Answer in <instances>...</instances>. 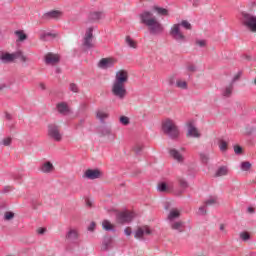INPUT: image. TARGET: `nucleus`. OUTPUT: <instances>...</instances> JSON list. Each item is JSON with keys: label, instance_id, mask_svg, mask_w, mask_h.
Wrapping results in <instances>:
<instances>
[{"label": "nucleus", "instance_id": "nucleus-1", "mask_svg": "<svg viewBox=\"0 0 256 256\" xmlns=\"http://www.w3.org/2000/svg\"><path fill=\"white\" fill-rule=\"evenodd\" d=\"M129 81V73L126 70H119L116 72L114 82L112 84V95L120 101L127 97V88L125 83Z\"/></svg>", "mask_w": 256, "mask_h": 256}, {"label": "nucleus", "instance_id": "nucleus-2", "mask_svg": "<svg viewBox=\"0 0 256 256\" xmlns=\"http://www.w3.org/2000/svg\"><path fill=\"white\" fill-rule=\"evenodd\" d=\"M162 131L165 135H168L170 139L179 138V127L169 118L162 122Z\"/></svg>", "mask_w": 256, "mask_h": 256}, {"label": "nucleus", "instance_id": "nucleus-3", "mask_svg": "<svg viewBox=\"0 0 256 256\" xmlns=\"http://www.w3.org/2000/svg\"><path fill=\"white\" fill-rule=\"evenodd\" d=\"M66 239V249L71 251L74 247L79 245V232L75 229H70L65 236Z\"/></svg>", "mask_w": 256, "mask_h": 256}, {"label": "nucleus", "instance_id": "nucleus-4", "mask_svg": "<svg viewBox=\"0 0 256 256\" xmlns=\"http://www.w3.org/2000/svg\"><path fill=\"white\" fill-rule=\"evenodd\" d=\"M170 37H172V39L178 43H185V41H187V37H185L183 32H181V24H174L171 27Z\"/></svg>", "mask_w": 256, "mask_h": 256}, {"label": "nucleus", "instance_id": "nucleus-5", "mask_svg": "<svg viewBox=\"0 0 256 256\" xmlns=\"http://www.w3.org/2000/svg\"><path fill=\"white\" fill-rule=\"evenodd\" d=\"M82 46L85 51H89V49L95 47V44L93 43V27L87 28L82 40Z\"/></svg>", "mask_w": 256, "mask_h": 256}, {"label": "nucleus", "instance_id": "nucleus-6", "mask_svg": "<svg viewBox=\"0 0 256 256\" xmlns=\"http://www.w3.org/2000/svg\"><path fill=\"white\" fill-rule=\"evenodd\" d=\"M48 137H50V139H53V141H56L58 143L63 140V134H61V130H59V125H48Z\"/></svg>", "mask_w": 256, "mask_h": 256}, {"label": "nucleus", "instance_id": "nucleus-7", "mask_svg": "<svg viewBox=\"0 0 256 256\" xmlns=\"http://www.w3.org/2000/svg\"><path fill=\"white\" fill-rule=\"evenodd\" d=\"M242 17H243V23L245 27L250 29L252 33H256V17L254 15H251L245 12L242 13Z\"/></svg>", "mask_w": 256, "mask_h": 256}, {"label": "nucleus", "instance_id": "nucleus-8", "mask_svg": "<svg viewBox=\"0 0 256 256\" xmlns=\"http://www.w3.org/2000/svg\"><path fill=\"white\" fill-rule=\"evenodd\" d=\"M134 217H135V214L133 212H129V211L119 212L116 215V221L117 223H120V225H125L126 223H131Z\"/></svg>", "mask_w": 256, "mask_h": 256}, {"label": "nucleus", "instance_id": "nucleus-9", "mask_svg": "<svg viewBox=\"0 0 256 256\" xmlns=\"http://www.w3.org/2000/svg\"><path fill=\"white\" fill-rule=\"evenodd\" d=\"M146 27H149V31L152 35L163 33V25L159 21H157V18L150 20Z\"/></svg>", "mask_w": 256, "mask_h": 256}, {"label": "nucleus", "instance_id": "nucleus-10", "mask_svg": "<svg viewBox=\"0 0 256 256\" xmlns=\"http://www.w3.org/2000/svg\"><path fill=\"white\" fill-rule=\"evenodd\" d=\"M15 59H19V53H9V52H1L0 54V61L1 63H13Z\"/></svg>", "mask_w": 256, "mask_h": 256}, {"label": "nucleus", "instance_id": "nucleus-11", "mask_svg": "<svg viewBox=\"0 0 256 256\" xmlns=\"http://www.w3.org/2000/svg\"><path fill=\"white\" fill-rule=\"evenodd\" d=\"M115 63H117V60L114 58L108 57V58H102L98 62V68L99 69H111L112 67H115Z\"/></svg>", "mask_w": 256, "mask_h": 256}, {"label": "nucleus", "instance_id": "nucleus-12", "mask_svg": "<svg viewBox=\"0 0 256 256\" xmlns=\"http://www.w3.org/2000/svg\"><path fill=\"white\" fill-rule=\"evenodd\" d=\"M139 17H140L141 23H143V25H146V26L149 25V21H153V19H156L155 17H153V13L149 11L142 12L139 15Z\"/></svg>", "mask_w": 256, "mask_h": 256}, {"label": "nucleus", "instance_id": "nucleus-13", "mask_svg": "<svg viewBox=\"0 0 256 256\" xmlns=\"http://www.w3.org/2000/svg\"><path fill=\"white\" fill-rule=\"evenodd\" d=\"M86 179H99L101 177V171L99 169H88L84 176Z\"/></svg>", "mask_w": 256, "mask_h": 256}, {"label": "nucleus", "instance_id": "nucleus-14", "mask_svg": "<svg viewBox=\"0 0 256 256\" xmlns=\"http://www.w3.org/2000/svg\"><path fill=\"white\" fill-rule=\"evenodd\" d=\"M61 15H63V13L61 11L52 10V11L45 13L42 16V19H44L45 21H49L50 19H59L61 17Z\"/></svg>", "mask_w": 256, "mask_h": 256}, {"label": "nucleus", "instance_id": "nucleus-15", "mask_svg": "<svg viewBox=\"0 0 256 256\" xmlns=\"http://www.w3.org/2000/svg\"><path fill=\"white\" fill-rule=\"evenodd\" d=\"M60 58L59 55L48 53L45 55V63L46 65H57L59 63Z\"/></svg>", "mask_w": 256, "mask_h": 256}, {"label": "nucleus", "instance_id": "nucleus-16", "mask_svg": "<svg viewBox=\"0 0 256 256\" xmlns=\"http://www.w3.org/2000/svg\"><path fill=\"white\" fill-rule=\"evenodd\" d=\"M169 154L175 161H177V163H183L185 161L183 154L175 148L170 149Z\"/></svg>", "mask_w": 256, "mask_h": 256}, {"label": "nucleus", "instance_id": "nucleus-17", "mask_svg": "<svg viewBox=\"0 0 256 256\" xmlns=\"http://www.w3.org/2000/svg\"><path fill=\"white\" fill-rule=\"evenodd\" d=\"M103 18H105L103 12H91L88 16V21L89 23H97V21H101Z\"/></svg>", "mask_w": 256, "mask_h": 256}, {"label": "nucleus", "instance_id": "nucleus-18", "mask_svg": "<svg viewBox=\"0 0 256 256\" xmlns=\"http://www.w3.org/2000/svg\"><path fill=\"white\" fill-rule=\"evenodd\" d=\"M113 245V237L111 236H105L103 241H102V251H109Z\"/></svg>", "mask_w": 256, "mask_h": 256}, {"label": "nucleus", "instance_id": "nucleus-19", "mask_svg": "<svg viewBox=\"0 0 256 256\" xmlns=\"http://www.w3.org/2000/svg\"><path fill=\"white\" fill-rule=\"evenodd\" d=\"M187 137L199 138V137H201V134L199 133V131L193 124H189Z\"/></svg>", "mask_w": 256, "mask_h": 256}, {"label": "nucleus", "instance_id": "nucleus-20", "mask_svg": "<svg viewBox=\"0 0 256 256\" xmlns=\"http://www.w3.org/2000/svg\"><path fill=\"white\" fill-rule=\"evenodd\" d=\"M55 169V166H53V163L51 162H45L44 164H42V166L40 167V171L42 173H51L53 170Z\"/></svg>", "mask_w": 256, "mask_h": 256}, {"label": "nucleus", "instance_id": "nucleus-21", "mask_svg": "<svg viewBox=\"0 0 256 256\" xmlns=\"http://www.w3.org/2000/svg\"><path fill=\"white\" fill-rule=\"evenodd\" d=\"M58 113L61 115H67L69 113V106L65 102H61L57 104Z\"/></svg>", "mask_w": 256, "mask_h": 256}, {"label": "nucleus", "instance_id": "nucleus-22", "mask_svg": "<svg viewBox=\"0 0 256 256\" xmlns=\"http://www.w3.org/2000/svg\"><path fill=\"white\" fill-rule=\"evenodd\" d=\"M231 95H233V83H230L222 89V97L229 98Z\"/></svg>", "mask_w": 256, "mask_h": 256}, {"label": "nucleus", "instance_id": "nucleus-23", "mask_svg": "<svg viewBox=\"0 0 256 256\" xmlns=\"http://www.w3.org/2000/svg\"><path fill=\"white\" fill-rule=\"evenodd\" d=\"M225 175H229V168L227 166H220L215 173V177H225Z\"/></svg>", "mask_w": 256, "mask_h": 256}, {"label": "nucleus", "instance_id": "nucleus-24", "mask_svg": "<svg viewBox=\"0 0 256 256\" xmlns=\"http://www.w3.org/2000/svg\"><path fill=\"white\" fill-rule=\"evenodd\" d=\"M183 227L184 225H183V222L181 221L171 223V229H173V231H178V233H183V231H185Z\"/></svg>", "mask_w": 256, "mask_h": 256}, {"label": "nucleus", "instance_id": "nucleus-25", "mask_svg": "<svg viewBox=\"0 0 256 256\" xmlns=\"http://www.w3.org/2000/svg\"><path fill=\"white\" fill-rule=\"evenodd\" d=\"M102 229H104V231H112L115 233V226H113L109 220H104L102 222Z\"/></svg>", "mask_w": 256, "mask_h": 256}, {"label": "nucleus", "instance_id": "nucleus-26", "mask_svg": "<svg viewBox=\"0 0 256 256\" xmlns=\"http://www.w3.org/2000/svg\"><path fill=\"white\" fill-rule=\"evenodd\" d=\"M49 37H51L52 39H55V37H57V35L53 34L51 32H42L40 34V41H49Z\"/></svg>", "mask_w": 256, "mask_h": 256}, {"label": "nucleus", "instance_id": "nucleus-27", "mask_svg": "<svg viewBox=\"0 0 256 256\" xmlns=\"http://www.w3.org/2000/svg\"><path fill=\"white\" fill-rule=\"evenodd\" d=\"M181 217V213L178 210H171L168 214V221H175V219H179Z\"/></svg>", "mask_w": 256, "mask_h": 256}, {"label": "nucleus", "instance_id": "nucleus-28", "mask_svg": "<svg viewBox=\"0 0 256 256\" xmlns=\"http://www.w3.org/2000/svg\"><path fill=\"white\" fill-rule=\"evenodd\" d=\"M126 45L130 47V49H137V42L131 38V36H126L125 38Z\"/></svg>", "mask_w": 256, "mask_h": 256}, {"label": "nucleus", "instance_id": "nucleus-29", "mask_svg": "<svg viewBox=\"0 0 256 256\" xmlns=\"http://www.w3.org/2000/svg\"><path fill=\"white\" fill-rule=\"evenodd\" d=\"M96 117H97V119H99V121L101 123H105V119H107L109 117V114L107 112H103V111L99 110L96 113Z\"/></svg>", "mask_w": 256, "mask_h": 256}, {"label": "nucleus", "instance_id": "nucleus-30", "mask_svg": "<svg viewBox=\"0 0 256 256\" xmlns=\"http://www.w3.org/2000/svg\"><path fill=\"white\" fill-rule=\"evenodd\" d=\"M171 188L169 186H167V184L165 182H161L158 184L157 186V190L160 192V193H167L169 192Z\"/></svg>", "mask_w": 256, "mask_h": 256}, {"label": "nucleus", "instance_id": "nucleus-31", "mask_svg": "<svg viewBox=\"0 0 256 256\" xmlns=\"http://www.w3.org/2000/svg\"><path fill=\"white\" fill-rule=\"evenodd\" d=\"M15 35L18 37V41L23 42L27 39V34L23 30H16Z\"/></svg>", "mask_w": 256, "mask_h": 256}, {"label": "nucleus", "instance_id": "nucleus-32", "mask_svg": "<svg viewBox=\"0 0 256 256\" xmlns=\"http://www.w3.org/2000/svg\"><path fill=\"white\" fill-rule=\"evenodd\" d=\"M154 11H157L158 15H163L164 17H167V15H169V10L161 8L159 6H155Z\"/></svg>", "mask_w": 256, "mask_h": 256}, {"label": "nucleus", "instance_id": "nucleus-33", "mask_svg": "<svg viewBox=\"0 0 256 256\" xmlns=\"http://www.w3.org/2000/svg\"><path fill=\"white\" fill-rule=\"evenodd\" d=\"M199 157L204 165H207V163H209V153L200 152Z\"/></svg>", "mask_w": 256, "mask_h": 256}, {"label": "nucleus", "instance_id": "nucleus-34", "mask_svg": "<svg viewBox=\"0 0 256 256\" xmlns=\"http://www.w3.org/2000/svg\"><path fill=\"white\" fill-rule=\"evenodd\" d=\"M100 133H101V135H103V137H105L107 135H111V128H109L107 126H102V127H100Z\"/></svg>", "mask_w": 256, "mask_h": 256}, {"label": "nucleus", "instance_id": "nucleus-35", "mask_svg": "<svg viewBox=\"0 0 256 256\" xmlns=\"http://www.w3.org/2000/svg\"><path fill=\"white\" fill-rule=\"evenodd\" d=\"M15 218V213H13L12 211H6L4 213V221H11V219Z\"/></svg>", "mask_w": 256, "mask_h": 256}, {"label": "nucleus", "instance_id": "nucleus-36", "mask_svg": "<svg viewBox=\"0 0 256 256\" xmlns=\"http://www.w3.org/2000/svg\"><path fill=\"white\" fill-rule=\"evenodd\" d=\"M145 235V229L138 228V230L135 233V239H143V236Z\"/></svg>", "mask_w": 256, "mask_h": 256}, {"label": "nucleus", "instance_id": "nucleus-37", "mask_svg": "<svg viewBox=\"0 0 256 256\" xmlns=\"http://www.w3.org/2000/svg\"><path fill=\"white\" fill-rule=\"evenodd\" d=\"M13 139L11 137L4 138L1 142L0 145H3L4 147H9L12 143Z\"/></svg>", "mask_w": 256, "mask_h": 256}, {"label": "nucleus", "instance_id": "nucleus-38", "mask_svg": "<svg viewBox=\"0 0 256 256\" xmlns=\"http://www.w3.org/2000/svg\"><path fill=\"white\" fill-rule=\"evenodd\" d=\"M217 203V197H210L208 200L205 201V206H211V205H215Z\"/></svg>", "mask_w": 256, "mask_h": 256}, {"label": "nucleus", "instance_id": "nucleus-39", "mask_svg": "<svg viewBox=\"0 0 256 256\" xmlns=\"http://www.w3.org/2000/svg\"><path fill=\"white\" fill-rule=\"evenodd\" d=\"M240 167H241L242 171H249V169H251V164H250V162L245 161V162L241 163Z\"/></svg>", "mask_w": 256, "mask_h": 256}, {"label": "nucleus", "instance_id": "nucleus-40", "mask_svg": "<svg viewBox=\"0 0 256 256\" xmlns=\"http://www.w3.org/2000/svg\"><path fill=\"white\" fill-rule=\"evenodd\" d=\"M219 149L220 151H222V153H225V151H227V143L225 142V140L219 141Z\"/></svg>", "mask_w": 256, "mask_h": 256}, {"label": "nucleus", "instance_id": "nucleus-41", "mask_svg": "<svg viewBox=\"0 0 256 256\" xmlns=\"http://www.w3.org/2000/svg\"><path fill=\"white\" fill-rule=\"evenodd\" d=\"M176 86L179 89H187V82L186 81H182V80H177Z\"/></svg>", "mask_w": 256, "mask_h": 256}, {"label": "nucleus", "instance_id": "nucleus-42", "mask_svg": "<svg viewBox=\"0 0 256 256\" xmlns=\"http://www.w3.org/2000/svg\"><path fill=\"white\" fill-rule=\"evenodd\" d=\"M16 53H18V59H20L22 63H27V61H29L27 56L23 55L22 51H16Z\"/></svg>", "mask_w": 256, "mask_h": 256}, {"label": "nucleus", "instance_id": "nucleus-43", "mask_svg": "<svg viewBox=\"0 0 256 256\" xmlns=\"http://www.w3.org/2000/svg\"><path fill=\"white\" fill-rule=\"evenodd\" d=\"M240 239H242V241H249V239H251V235L248 234V232H241Z\"/></svg>", "mask_w": 256, "mask_h": 256}, {"label": "nucleus", "instance_id": "nucleus-44", "mask_svg": "<svg viewBox=\"0 0 256 256\" xmlns=\"http://www.w3.org/2000/svg\"><path fill=\"white\" fill-rule=\"evenodd\" d=\"M180 25L184 27V29H187L188 31H191L192 29L191 23H189V21L187 20H183Z\"/></svg>", "mask_w": 256, "mask_h": 256}, {"label": "nucleus", "instance_id": "nucleus-45", "mask_svg": "<svg viewBox=\"0 0 256 256\" xmlns=\"http://www.w3.org/2000/svg\"><path fill=\"white\" fill-rule=\"evenodd\" d=\"M69 90L72 91V93H79V86H77L75 83H71Z\"/></svg>", "mask_w": 256, "mask_h": 256}, {"label": "nucleus", "instance_id": "nucleus-46", "mask_svg": "<svg viewBox=\"0 0 256 256\" xmlns=\"http://www.w3.org/2000/svg\"><path fill=\"white\" fill-rule=\"evenodd\" d=\"M120 123H121L122 125H125V126L129 125V123H130L129 117H127V116H121V117H120Z\"/></svg>", "mask_w": 256, "mask_h": 256}, {"label": "nucleus", "instance_id": "nucleus-47", "mask_svg": "<svg viewBox=\"0 0 256 256\" xmlns=\"http://www.w3.org/2000/svg\"><path fill=\"white\" fill-rule=\"evenodd\" d=\"M179 185L181 189H187V187H189V183H187L185 179L182 178L179 179Z\"/></svg>", "mask_w": 256, "mask_h": 256}, {"label": "nucleus", "instance_id": "nucleus-48", "mask_svg": "<svg viewBox=\"0 0 256 256\" xmlns=\"http://www.w3.org/2000/svg\"><path fill=\"white\" fill-rule=\"evenodd\" d=\"M134 151L137 155H141V151H143V145L141 144H137L135 147H134Z\"/></svg>", "mask_w": 256, "mask_h": 256}, {"label": "nucleus", "instance_id": "nucleus-49", "mask_svg": "<svg viewBox=\"0 0 256 256\" xmlns=\"http://www.w3.org/2000/svg\"><path fill=\"white\" fill-rule=\"evenodd\" d=\"M256 129L253 126H247L246 127V135H253L255 133Z\"/></svg>", "mask_w": 256, "mask_h": 256}, {"label": "nucleus", "instance_id": "nucleus-50", "mask_svg": "<svg viewBox=\"0 0 256 256\" xmlns=\"http://www.w3.org/2000/svg\"><path fill=\"white\" fill-rule=\"evenodd\" d=\"M195 44L198 45V47H202V48H203V47H206V46H207V41L197 39V40L195 41Z\"/></svg>", "mask_w": 256, "mask_h": 256}, {"label": "nucleus", "instance_id": "nucleus-51", "mask_svg": "<svg viewBox=\"0 0 256 256\" xmlns=\"http://www.w3.org/2000/svg\"><path fill=\"white\" fill-rule=\"evenodd\" d=\"M205 207H207V206H205V204H204V206L199 207L198 215H207V210L205 209Z\"/></svg>", "mask_w": 256, "mask_h": 256}, {"label": "nucleus", "instance_id": "nucleus-52", "mask_svg": "<svg viewBox=\"0 0 256 256\" xmlns=\"http://www.w3.org/2000/svg\"><path fill=\"white\" fill-rule=\"evenodd\" d=\"M241 75H243V72L239 71L232 79V85L233 83H235L236 81H239V79H241Z\"/></svg>", "mask_w": 256, "mask_h": 256}, {"label": "nucleus", "instance_id": "nucleus-53", "mask_svg": "<svg viewBox=\"0 0 256 256\" xmlns=\"http://www.w3.org/2000/svg\"><path fill=\"white\" fill-rule=\"evenodd\" d=\"M12 177H13L14 181H22L23 180V174H21V173L13 174Z\"/></svg>", "mask_w": 256, "mask_h": 256}, {"label": "nucleus", "instance_id": "nucleus-54", "mask_svg": "<svg viewBox=\"0 0 256 256\" xmlns=\"http://www.w3.org/2000/svg\"><path fill=\"white\" fill-rule=\"evenodd\" d=\"M187 71H189L190 73H195V71H197V66L190 64L187 66Z\"/></svg>", "mask_w": 256, "mask_h": 256}, {"label": "nucleus", "instance_id": "nucleus-55", "mask_svg": "<svg viewBox=\"0 0 256 256\" xmlns=\"http://www.w3.org/2000/svg\"><path fill=\"white\" fill-rule=\"evenodd\" d=\"M234 152L236 153V155H241V153H243V148L239 145L234 146Z\"/></svg>", "mask_w": 256, "mask_h": 256}, {"label": "nucleus", "instance_id": "nucleus-56", "mask_svg": "<svg viewBox=\"0 0 256 256\" xmlns=\"http://www.w3.org/2000/svg\"><path fill=\"white\" fill-rule=\"evenodd\" d=\"M190 3H192V6L194 7H199V3L201 0H189Z\"/></svg>", "mask_w": 256, "mask_h": 256}, {"label": "nucleus", "instance_id": "nucleus-57", "mask_svg": "<svg viewBox=\"0 0 256 256\" xmlns=\"http://www.w3.org/2000/svg\"><path fill=\"white\" fill-rule=\"evenodd\" d=\"M124 233H125V235H126L127 237H130V235H131V233H132L131 228H129V227L125 228V229H124Z\"/></svg>", "mask_w": 256, "mask_h": 256}, {"label": "nucleus", "instance_id": "nucleus-58", "mask_svg": "<svg viewBox=\"0 0 256 256\" xmlns=\"http://www.w3.org/2000/svg\"><path fill=\"white\" fill-rule=\"evenodd\" d=\"M142 229H144V235H151V229L149 227L145 226Z\"/></svg>", "mask_w": 256, "mask_h": 256}, {"label": "nucleus", "instance_id": "nucleus-59", "mask_svg": "<svg viewBox=\"0 0 256 256\" xmlns=\"http://www.w3.org/2000/svg\"><path fill=\"white\" fill-rule=\"evenodd\" d=\"M95 222H91L89 227H88V231H95Z\"/></svg>", "mask_w": 256, "mask_h": 256}, {"label": "nucleus", "instance_id": "nucleus-60", "mask_svg": "<svg viewBox=\"0 0 256 256\" xmlns=\"http://www.w3.org/2000/svg\"><path fill=\"white\" fill-rule=\"evenodd\" d=\"M45 231H47L45 228H39V229L37 230V233H38V235H44V234H45Z\"/></svg>", "mask_w": 256, "mask_h": 256}, {"label": "nucleus", "instance_id": "nucleus-61", "mask_svg": "<svg viewBox=\"0 0 256 256\" xmlns=\"http://www.w3.org/2000/svg\"><path fill=\"white\" fill-rule=\"evenodd\" d=\"M11 191V186H6L4 189L1 191V193H9Z\"/></svg>", "mask_w": 256, "mask_h": 256}, {"label": "nucleus", "instance_id": "nucleus-62", "mask_svg": "<svg viewBox=\"0 0 256 256\" xmlns=\"http://www.w3.org/2000/svg\"><path fill=\"white\" fill-rule=\"evenodd\" d=\"M6 119L8 121H11V119H13V116L11 114H9V113H6Z\"/></svg>", "mask_w": 256, "mask_h": 256}, {"label": "nucleus", "instance_id": "nucleus-63", "mask_svg": "<svg viewBox=\"0 0 256 256\" xmlns=\"http://www.w3.org/2000/svg\"><path fill=\"white\" fill-rule=\"evenodd\" d=\"M39 87L42 91H45L46 87H45V84L44 83H40L39 84Z\"/></svg>", "mask_w": 256, "mask_h": 256}, {"label": "nucleus", "instance_id": "nucleus-64", "mask_svg": "<svg viewBox=\"0 0 256 256\" xmlns=\"http://www.w3.org/2000/svg\"><path fill=\"white\" fill-rule=\"evenodd\" d=\"M174 83H175V78H170L169 79V85H174Z\"/></svg>", "mask_w": 256, "mask_h": 256}]
</instances>
